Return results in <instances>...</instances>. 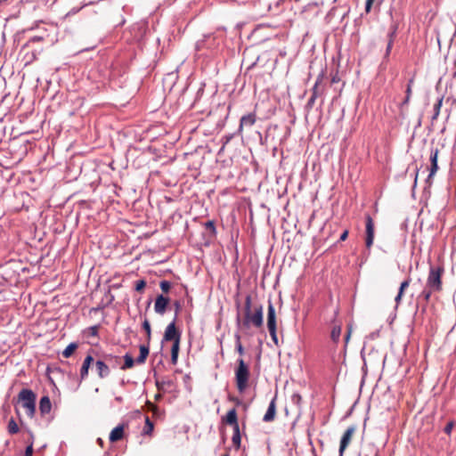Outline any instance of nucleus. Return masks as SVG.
Here are the masks:
<instances>
[{
  "label": "nucleus",
  "mask_w": 456,
  "mask_h": 456,
  "mask_svg": "<svg viewBox=\"0 0 456 456\" xmlns=\"http://www.w3.org/2000/svg\"><path fill=\"white\" fill-rule=\"evenodd\" d=\"M236 347H237V351L238 353L242 355L244 354V348L240 343V335H236Z\"/></svg>",
  "instance_id": "obj_37"
},
{
  "label": "nucleus",
  "mask_w": 456,
  "mask_h": 456,
  "mask_svg": "<svg viewBox=\"0 0 456 456\" xmlns=\"http://www.w3.org/2000/svg\"><path fill=\"white\" fill-rule=\"evenodd\" d=\"M356 432V428L354 426L348 427L344 432L339 444V456H343L345 451L351 444L353 437Z\"/></svg>",
  "instance_id": "obj_5"
},
{
  "label": "nucleus",
  "mask_w": 456,
  "mask_h": 456,
  "mask_svg": "<svg viewBox=\"0 0 456 456\" xmlns=\"http://www.w3.org/2000/svg\"><path fill=\"white\" fill-rule=\"evenodd\" d=\"M321 79L319 78L316 81L315 85L314 86L313 90H312V95L307 102V105L310 107L314 106L315 100L317 99L318 95L320 94V92H319V81Z\"/></svg>",
  "instance_id": "obj_20"
},
{
  "label": "nucleus",
  "mask_w": 456,
  "mask_h": 456,
  "mask_svg": "<svg viewBox=\"0 0 456 456\" xmlns=\"http://www.w3.org/2000/svg\"><path fill=\"white\" fill-rule=\"evenodd\" d=\"M94 362V358L92 355H87L82 364L80 369V379L83 380L87 378L89 368Z\"/></svg>",
  "instance_id": "obj_15"
},
{
  "label": "nucleus",
  "mask_w": 456,
  "mask_h": 456,
  "mask_svg": "<svg viewBox=\"0 0 456 456\" xmlns=\"http://www.w3.org/2000/svg\"><path fill=\"white\" fill-rule=\"evenodd\" d=\"M452 428H453V423L452 422L447 423V425L444 428V432L446 434L450 435L451 432H452Z\"/></svg>",
  "instance_id": "obj_43"
},
{
  "label": "nucleus",
  "mask_w": 456,
  "mask_h": 456,
  "mask_svg": "<svg viewBox=\"0 0 456 456\" xmlns=\"http://www.w3.org/2000/svg\"><path fill=\"white\" fill-rule=\"evenodd\" d=\"M395 36V29L392 30L388 34L389 40H388V44H387V50H386V56H388L390 52H391V49H392V46H393V43H394Z\"/></svg>",
  "instance_id": "obj_30"
},
{
  "label": "nucleus",
  "mask_w": 456,
  "mask_h": 456,
  "mask_svg": "<svg viewBox=\"0 0 456 456\" xmlns=\"http://www.w3.org/2000/svg\"><path fill=\"white\" fill-rule=\"evenodd\" d=\"M243 326L249 328L251 325L256 328H261L264 323L263 306L256 305L252 307L251 296L248 295L245 298Z\"/></svg>",
  "instance_id": "obj_1"
},
{
  "label": "nucleus",
  "mask_w": 456,
  "mask_h": 456,
  "mask_svg": "<svg viewBox=\"0 0 456 456\" xmlns=\"http://www.w3.org/2000/svg\"><path fill=\"white\" fill-rule=\"evenodd\" d=\"M347 237H348V231H347V230H345V231L342 232V234L340 235V237H339V240H340V241H344V240H346L347 239Z\"/></svg>",
  "instance_id": "obj_44"
},
{
  "label": "nucleus",
  "mask_w": 456,
  "mask_h": 456,
  "mask_svg": "<svg viewBox=\"0 0 456 456\" xmlns=\"http://www.w3.org/2000/svg\"><path fill=\"white\" fill-rule=\"evenodd\" d=\"M170 304V298L164 295L157 296L154 303V311L159 315H163Z\"/></svg>",
  "instance_id": "obj_8"
},
{
  "label": "nucleus",
  "mask_w": 456,
  "mask_h": 456,
  "mask_svg": "<svg viewBox=\"0 0 456 456\" xmlns=\"http://www.w3.org/2000/svg\"><path fill=\"white\" fill-rule=\"evenodd\" d=\"M153 431V423L150 420L149 417L145 418V427L143 429V433L145 435L150 436Z\"/></svg>",
  "instance_id": "obj_31"
},
{
  "label": "nucleus",
  "mask_w": 456,
  "mask_h": 456,
  "mask_svg": "<svg viewBox=\"0 0 456 456\" xmlns=\"http://www.w3.org/2000/svg\"><path fill=\"white\" fill-rule=\"evenodd\" d=\"M238 366L235 370V383L238 391L242 394L248 387L250 371L248 364L242 358L237 361Z\"/></svg>",
  "instance_id": "obj_2"
},
{
  "label": "nucleus",
  "mask_w": 456,
  "mask_h": 456,
  "mask_svg": "<svg viewBox=\"0 0 456 456\" xmlns=\"http://www.w3.org/2000/svg\"><path fill=\"white\" fill-rule=\"evenodd\" d=\"M410 283H411V278L406 279L405 281H403L401 283L398 294H397V296L395 298V301L396 305L400 304V302H401V300L403 298L404 290L410 286Z\"/></svg>",
  "instance_id": "obj_18"
},
{
  "label": "nucleus",
  "mask_w": 456,
  "mask_h": 456,
  "mask_svg": "<svg viewBox=\"0 0 456 456\" xmlns=\"http://www.w3.org/2000/svg\"><path fill=\"white\" fill-rule=\"evenodd\" d=\"M19 431H20V427H19L18 423L16 422V420L13 418H11L8 421L7 432L10 435H15V434L19 433Z\"/></svg>",
  "instance_id": "obj_23"
},
{
  "label": "nucleus",
  "mask_w": 456,
  "mask_h": 456,
  "mask_svg": "<svg viewBox=\"0 0 456 456\" xmlns=\"http://www.w3.org/2000/svg\"><path fill=\"white\" fill-rule=\"evenodd\" d=\"M438 153H439V151L437 149H436L435 151H433L431 152V155H430L431 167H430V173H429L428 181H429L430 178L433 175H435V174L436 173V171L438 169V165H437Z\"/></svg>",
  "instance_id": "obj_14"
},
{
  "label": "nucleus",
  "mask_w": 456,
  "mask_h": 456,
  "mask_svg": "<svg viewBox=\"0 0 456 456\" xmlns=\"http://www.w3.org/2000/svg\"><path fill=\"white\" fill-rule=\"evenodd\" d=\"M98 443L100 444V445H102V440L101 438H98Z\"/></svg>",
  "instance_id": "obj_49"
},
{
  "label": "nucleus",
  "mask_w": 456,
  "mask_h": 456,
  "mask_svg": "<svg viewBox=\"0 0 456 456\" xmlns=\"http://www.w3.org/2000/svg\"><path fill=\"white\" fill-rule=\"evenodd\" d=\"M351 334H352V327L351 326H347V331H346V335L345 337L346 345L348 343V341L350 339V337H351Z\"/></svg>",
  "instance_id": "obj_42"
},
{
  "label": "nucleus",
  "mask_w": 456,
  "mask_h": 456,
  "mask_svg": "<svg viewBox=\"0 0 456 456\" xmlns=\"http://www.w3.org/2000/svg\"><path fill=\"white\" fill-rule=\"evenodd\" d=\"M366 237L365 245L367 248H370L374 240V222L370 215L365 216Z\"/></svg>",
  "instance_id": "obj_7"
},
{
  "label": "nucleus",
  "mask_w": 456,
  "mask_h": 456,
  "mask_svg": "<svg viewBox=\"0 0 456 456\" xmlns=\"http://www.w3.org/2000/svg\"><path fill=\"white\" fill-rule=\"evenodd\" d=\"M230 399H231V400H232V401H234V402H236V403H237V404H239V403H240V401H239V399H237V398H230Z\"/></svg>",
  "instance_id": "obj_47"
},
{
  "label": "nucleus",
  "mask_w": 456,
  "mask_h": 456,
  "mask_svg": "<svg viewBox=\"0 0 456 456\" xmlns=\"http://www.w3.org/2000/svg\"><path fill=\"white\" fill-rule=\"evenodd\" d=\"M31 439L34 438V435L32 432H28ZM33 455V440L29 443V444L27 446L25 451V456H32Z\"/></svg>",
  "instance_id": "obj_34"
},
{
  "label": "nucleus",
  "mask_w": 456,
  "mask_h": 456,
  "mask_svg": "<svg viewBox=\"0 0 456 456\" xmlns=\"http://www.w3.org/2000/svg\"><path fill=\"white\" fill-rule=\"evenodd\" d=\"M174 306H175V318L176 319L177 314H178V313H179V311L181 310V307H182L180 301H178V300L175 301L174 302Z\"/></svg>",
  "instance_id": "obj_41"
},
{
  "label": "nucleus",
  "mask_w": 456,
  "mask_h": 456,
  "mask_svg": "<svg viewBox=\"0 0 456 456\" xmlns=\"http://www.w3.org/2000/svg\"><path fill=\"white\" fill-rule=\"evenodd\" d=\"M104 360L109 363L111 364L112 367L119 366L121 363V357L112 355V354H107L104 356Z\"/></svg>",
  "instance_id": "obj_24"
},
{
  "label": "nucleus",
  "mask_w": 456,
  "mask_h": 456,
  "mask_svg": "<svg viewBox=\"0 0 456 456\" xmlns=\"http://www.w3.org/2000/svg\"><path fill=\"white\" fill-rule=\"evenodd\" d=\"M142 329L147 333V340L150 341L151 340V324H150V322L147 319H145L144 322H142Z\"/></svg>",
  "instance_id": "obj_35"
},
{
  "label": "nucleus",
  "mask_w": 456,
  "mask_h": 456,
  "mask_svg": "<svg viewBox=\"0 0 456 456\" xmlns=\"http://www.w3.org/2000/svg\"><path fill=\"white\" fill-rule=\"evenodd\" d=\"M89 330H90L91 335L97 336V334H98V326H92V327H90Z\"/></svg>",
  "instance_id": "obj_45"
},
{
  "label": "nucleus",
  "mask_w": 456,
  "mask_h": 456,
  "mask_svg": "<svg viewBox=\"0 0 456 456\" xmlns=\"http://www.w3.org/2000/svg\"><path fill=\"white\" fill-rule=\"evenodd\" d=\"M276 399H277L276 395L272 399V401L268 406V409L263 417V420L265 422H271V421L274 420L275 416H276Z\"/></svg>",
  "instance_id": "obj_12"
},
{
  "label": "nucleus",
  "mask_w": 456,
  "mask_h": 456,
  "mask_svg": "<svg viewBox=\"0 0 456 456\" xmlns=\"http://www.w3.org/2000/svg\"><path fill=\"white\" fill-rule=\"evenodd\" d=\"M444 273V268L442 265L430 266L427 279V287L435 289V292H441L443 290L442 277Z\"/></svg>",
  "instance_id": "obj_4"
},
{
  "label": "nucleus",
  "mask_w": 456,
  "mask_h": 456,
  "mask_svg": "<svg viewBox=\"0 0 456 456\" xmlns=\"http://www.w3.org/2000/svg\"><path fill=\"white\" fill-rule=\"evenodd\" d=\"M36 394L27 388H23L18 394V403L26 411L29 418H33L36 412Z\"/></svg>",
  "instance_id": "obj_3"
},
{
  "label": "nucleus",
  "mask_w": 456,
  "mask_h": 456,
  "mask_svg": "<svg viewBox=\"0 0 456 456\" xmlns=\"http://www.w3.org/2000/svg\"><path fill=\"white\" fill-rule=\"evenodd\" d=\"M77 348V344L76 343H70L62 352V355L65 358H69L73 354V353Z\"/></svg>",
  "instance_id": "obj_28"
},
{
  "label": "nucleus",
  "mask_w": 456,
  "mask_h": 456,
  "mask_svg": "<svg viewBox=\"0 0 456 456\" xmlns=\"http://www.w3.org/2000/svg\"><path fill=\"white\" fill-rule=\"evenodd\" d=\"M374 1L375 0H366V3H365V12L366 13L370 12Z\"/></svg>",
  "instance_id": "obj_40"
},
{
  "label": "nucleus",
  "mask_w": 456,
  "mask_h": 456,
  "mask_svg": "<svg viewBox=\"0 0 456 456\" xmlns=\"http://www.w3.org/2000/svg\"><path fill=\"white\" fill-rule=\"evenodd\" d=\"M232 429H233V435L232 437V444L236 448H240V441H241V437H240V428H232Z\"/></svg>",
  "instance_id": "obj_27"
},
{
  "label": "nucleus",
  "mask_w": 456,
  "mask_h": 456,
  "mask_svg": "<svg viewBox=\"0 0 456 456\" xmlns=\"http://www.w3.org/2000/svg\"><path fill=\"white\" fill-rule=\"evenodd\" d=\"M417 179H418V170L416 171V175H415V180H414L415 183H417Z\"/></svg>",
  "instance_id": "obj_48"
},
{
  "label": "nucleus",
  "mask_w": 456,
  "mask_h": 456,
  "mask_svg": "<svg viewBox=\"0 0 456 456\" xmlns=\"http://www.w3.org/2000/svg\"><path fill=\"white\" fill-rule=\"evenodd\" d=\"M205 227L207 230L210 231L212 233L216 232V226L214 221H208L205 224Z\"/></svg>",
  "instance_id": "obj_38"
},
{
  "label": "nucleus",
  "mask_w": 456,
  "mask_h": 456,
  "mask_svg": "<svg viewBox=\"0 0 456 456\" xmlns=\"http://www.w3.org/2000/svg\"><path fill=\"white\" fill-rule=\"evenodd\" d=\"M180 349V341H174L171 348V362L177 363L178 354Z\"/></svg>",
  "instance_id": "obj_21"
},
{
  "label": "nucleus",
  "mask_w": 456,
  "mask_h": 456,
  "mask_svg": "<svg viewBox=\"0 0 456 456\" xmlns=\"http://www.w3.org/2000/svg\"><path fill=\"white\" fill-rule=\"evenodd\" d=\"M95 368L100 379H104L110 375V368L108 362L104 361L98 360L95 362Z\"/></svg>",
  "instance_id": "obj_13"
},
{
  "label": "nucleus",
  "mask_w": 456,
  "mask_h": 456,
  "mask_svg": "<svg viewBox=\"0 0 456 456\" xmlns=\"http://www.w3.org/2000/svg\"><path fill=\"white\" fill-rule=\"evenodd\" d=\"M51 409H52V403L50 401L49 396H47V395L43 396L39 402V411H40L41 414L42 415L48 414L51 411Z\"/></svg>",
  "instance_id": "obj_16"
},
{
  "label": "nucleus",
  "mask_w": 456,
  "mask_h": 456,
  "mask_svg": "<svg viewBox=\"0 0 456 456\" xmlns=\"http://www.w3.org/2000/svg\"><path fill=\"white\" fill-rule=\"evenodd\" d=\"M412 84H413V78L410 79L409 80V83L407 85V88H406V95H405V98L404 100L403 101V102L401 103V106H400V109H401V112H403V108L407 105L410 102V99H411V86H412Z\"/></svg>",
  "instance_id": "obj_22"
},
{
  "label": "nucleus",
  "mask_w": 456,
  "mask_h": 456,
  "mask_svg": "<svg viewBox=\"0 0 456 456\" xmlns=\"http://www.w3.org/2000/svg\"><path fill=\"white\" fill-rule=\"evenodd\" d=\"M124 361H125L124 364L120 366L121 370H127V369H131L134 367V360L129 354H126L124 356Z\"/></svg>",
  "instance_id": "obj_26"
},
{
  "label": "nucleus",
  "mask_w": 456,
  "mask_h": 456,
  "mask_svg": "<svg viewBox=\"0 0 456 456\" xmlns=\"http://www.w3.org/2000/svg\"><path fill=\"white\" fill-rule=\"evenodd\" d=\"M223 456H229V454H228V453H225V454H224Z\"/></svg>",
  "instance_id": "obj_50"
},
{
  "label": "nucleus",
  "mask_w": 456,
  "mask_h": 456,
  "mask_svg": "<svg viewBox=\"0 0 456 456\" xmlns=\"http://www.w3.org/2000/svg\"><path fill=\"white\" fill-rule=\"evenodd\" d=\"M146 286V281L144 280H139L135 283V290L138 292H142Z\"/></svg>",
  "instance_id": "obj_36"
},
{
  "label": "nucleus",
  "mask_w": 456,
  "mask_h": 456,
  "mask_svg": "<svg viewBox=\"0 0 456 456\" xmlns=\"http://www.w3.org/2000/svg\"><path fill=\"white\" fill-rule=\"evenodd\" d=\"M159 287H160L161 290L163 291V293H168L172 285H171L170 281L164 280V281H160Z\"/></svg>",
  "instance_id": "obj_33"
},
{
  "label": "nucleus",
  "mask_w": 456,
  "mask_h": 456,
  "mask_svg": "<svg viewBox=\"0 0 456 456\" xmlns=\"http://www.w3.org/2000/svg\"><path fill=\"white\" fill-rule=\"evenodd\" d=\"M267 328H268V330L277 329L275 308L271 300H269V302H268Z\"/></svg>",
  "instance_id": "obj_10"
},
{
  "label": "nucleus",
  "mask_w": 456,
  "mask_h": 456,
  "mask_svg": "<svg viewBox=\"0 0 456 456\" xmlns=\"http://www.w3.org/2000/svg\"><path fill=\"white\" fill-rule=\"evenodd\" d=\"M256 121V115L255 112L248 113L241 117L239 126V133H241L244 127H251Z\"/></svg>",
  "instance_id": "obj_9"
},
{
  "label": "nucleus",
  "mask_w": 456,
  "mask_h": 456,
  "mask_svg": "<svg viewBox=\"0 0 456 456\" xmlns=\"http://www.w3.org/2000/svg\"><path fill=\"white\" fill-rule=\"evenodd\" d=\"M433 292H435V289H428L426 286V289L422 290L420 297H422L426 302H428Z\"/></svg>",
  "instance_id": "obj_32"
},
{
  "label": "nucleus",
  "mask_w": 456,
  "mask_h": 456,
  "mask_svg": "<svg viewBox=\"0 0 456 456\" xmlns=\"http://www.w3.org/2000/svg\"><path fill=\"white\" fill-rule=\"evenodd\" d=\"M442 104H443V98L438 99L437 102L435 103V105H434V114L432 116V120L437 119V118H438V116L440 114Z\"/></svg>",
  "instance_id": "obj_29"
},
{
  "label": "nucleus",
  "mask_w": 456,
  "mask_h": 456,
  "mask_svg": "<svg viewBox=\"0 0 456 456\" xmlns=\"http://www.w3.org/2000/svg\"><path fill=\"white\" fill-rule=\"evenodd\" d=\"M124 436V428L123 426H118L112 429L110 434V441L114 443L119 441L123 438Z\"/></svg>",
  "instance_id": "obj_17"
},
{
  "label": "nucleus",
  "mask_w": 456,
  "mask_h": 456,
  "mask_svg": "<svg viewBox=\"0 0 456 456\" xmlns=\"http://www.w3.org/2000/svg\"><path fill=\"white\" fill-rule=\"evenodd\" d=\"M223 422L232 427V428H240L238 423V416L235 408L230 410L223 418Z\"/></svg>",
  "instance_id": "obj_11"
},
{
  "label": "nucleus",
  "mask_w": 456,
  "mask_h": 456,
  "mask_svg": "<svg viewBox=\"0 0 456 456\" xmlns=\"http://www.w3.org/2000/svg\"><path fill=\"white\" fill-rule=\"evenodd\" d=\"M149 355V346L142 345L140 346V354L135 360L137 363H144Z\"/></svg>",
  "instance_id": "obj_19"
},
{
  "label": "nucleus",
  "mask_w": 456,
  "mask_h": 456,
  "mask_svg": "<svg viewBox=\"0 0 456 456\" xmlns=\"http://www.w3.org/2000/svg\"><path fill=\"white\" fill-rule=\"evenodd\" d=\"M341 325H334L330 333V338L334 343H338L339 341V338L341 335Z\"/></svg>",
  "instance_id": "obj_25"
},
{
  "label": "nucleus",
  "mask_w": 456,
  "mask_h": 456,
  "mask_svg": "<svg viewBox=\"0 0 456 456\" xmlns=\"http://www.w3.org/2000/svg\"><path fill=\"white\" fill-rule=\"evenodd\" d=\"M293 398H296V400L299 401L301 399V396L298 395H295Z\"/></svg>",
  "instance_id": "obj_46"
},
{
  "label": "nucleus",
  "mask_w": 456,
  "mask_h": 456,
  "mask_svg": "<svg viewBox=\"0 0 456 456\" xmlns=\"http://www.w3.org/2000/svg\"><path fill=\"white\" fill-rule=\"evenodd\" d=\"M175 322V318H174L173 322L167 326L163 338L165 341L181 340V332L176 329Z\"/></svg>",
  "instance_id": "obj_6"
},
{
  "label": "nucleus",
  "mask_w": 456,
  "mask_h": 456,
  "mask_svg": "<svg viewBox=\"0 0 456 456\" xmlns=\"http://www.w3.org/2000/svg\"><path fill=\"white\" fill-rule=\"evenodd\" d=\"M276 330H277V329H274V330H268V331H269V333H270V336H271L272 340L273 341V343H274L275 345H278V338H277Z\"/></svg>",
  "instance_id": "obj_39"
}]
</instances>
